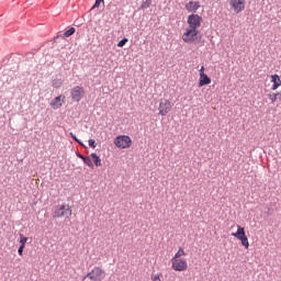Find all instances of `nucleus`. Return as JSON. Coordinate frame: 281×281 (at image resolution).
Listing matches in <instances>:
<instances>
[{"mask_svg":"<svg viewBox=\"0 0 281 281\" xmlns=\"http://www.w3.org/2000/svg\"><path fill=\"white\" fill-rule=\"evenodd\" d=\"M81 159H82V161H85V159H87V156L81 157Z\"/></svg>","mask_w":281,"mask_h":281,"instance_id":"obj_31","label":"nucleus"},{"mask_svg":"<svg viewBox=\"0 0 281 281\" xmlns=\"http://www.w3.org/2000/svg\"><path fill=\"white\" fill-rule=\"evenodd\" d=\"M100 3H104V0H95V3L94 5L92 7L93 8H100Z\"/></svg>","mask_w":281,"mask_h":281,"instance_id":"obj_27","label":"nucleus"},{"mask_svg":"<svg viewBox=\"0 0 281 281\" xmlns=\"http://www.w3.org/2000/svg\"><path fill=\"white\" fill-rule=\"evenodd\" d=\"M164 274L161 272H158L156 274H151V281H164Z\"/></svg>","mask_w":281,"mask_h":281,"instance_id":"obj_20","label":"nucleus"},{"mask_svg":"<svg viewBox=\"0 0 281 281\" xmlns=\"http://www.w3.org/2000/svg\"><path fill=\"white\" fill-rule=\"evenodd\" d=\"M25 243H27V237L20 235V246L25 247Z\"/></svg>","mask_w":281,"mask_h":281,"instance_id":"obj_22","label":"nucleus"},{"mask_svg":"<svg viewBox=\"0 0 281 281\" xmlns=\"http://www.w3.org/2000/svg\"><path fill=\"white\" fill-rule=\"evenodd\" d=\"M205 85H212V79L207 75L200 76L199 87H205Z\"/></svg>","mask_w":281,"mask_h":281,"instance_id":"obj_14","label":"nucleus"},{"mask_svg":"<svg viewBox=\"0 0 281 281\" xmlns=\"http://www.w3.org/2000/svg\"><path fill=\"white\" fill-rule=\"evenodd\" d=\"M171 269L173 271H188V259L171 258Z\"/></svg>","mask_w":281,"mask_h":281,"instance_id":"obj_8","label":"nucleus"},{"mask_svg":"<svg viewBox=\"0 0 281 281\" xmlns=\"http://www.w3.org/2000/svg\"><path fill=\"white\" fill-rule=\"evenodd\" d=\"M200 34L201 32L199 30L186 27L181 38L183 43H187V45H196L201 40Z\"/></svg>","mask_w":281,"mask_h":281,"instance_id":"obj_1","label":"nucleus"},{"mask_svg":"<svg viewBox=\"0 0 281 281\" xmlns=\"http://www.w3.org/2000/svg\"><path fill=\"white\" fill-rule=\"evenodd\" d=\"M60 100H65V97H63V95L56 97V98L50 102L52 109H54V110L60 109V106H63V102H61Z\"/></svg>","mask_w":281,"mask_h":281,"instance_id":"obj_13","label":"nucleus"},{"mask_svg":"<svg viewBox=\"0 0 281 281\" xmlns=\"http://www.w3.org/2000/svg\"><path fill=\"white\" fill-rule=\"evenodd\" d=\"M53 87H54V89H60V87H63V80L61 79H54L53 80Z\"/></svg>","mask_w":281,"mask_h":281,"instance_id":"obj_19","label":"nucleus"},{"mask_svg":"<svg viewBox=\"0 0 281 281\" xmlns=\"http://www.w3.org/2000/svg\"><path fill=\"white\" fill-rule=\"evenodd\" d=\"M87 278H89L90 281H102L106 278V272L100 267H94L83 277L82 281L87 280Z\"/></svg>","mask_w":281,"mask_h":281,"instance_id":"obj_2","label":"nucleus"},{"mask_svg":"<svg viewBox=\"0 0 281 281\" xmlns=\"http://www.w3.org/2000/svg\"><path fill=\"white\" fill-rule=\"evenodd\" d=\"M229 5L236 14H240L245 10V0H231Z\"/></svg>","mask_w":281,"mask_h":281,"instance_id":"obj_10","label":"nucleus"},{"mask_svg":"<svg viewBox=\"0 0 281 281\" xmlns=\"http://www.w3.org/2000/svg\"><path fill=\"white\" fill-rule=\"evenodd\" d=\"M70 136L72 137V139H74L75 142H77V144H79L80 146H82V142H80V139H78V137H77L72 132H70Z\"/></svg>","mask_w":281,"mask_h":281,"instance_id":"obj_26","label":"nucleus"},{"mask_svg":"<svg viewBox=\"0 0 281 281\" xmlns=\"http://www.w3.org/2000/svg\"><path fill=\"white\" fill-rule=\"evenodd\" d=\"M126 43H128V38L124 37L123 40H121L117 43V47H124V45H126Z\"/></svg>","mask_w":281,"mask_h":281,"instance_id":"obj_23","label":"nucleus"},{"mask_svg":"<svg viewBox=\"0 0 281 281\" xmlns=\"http://www.w3.org/2000/svg\"><path fill=\"white\" fill-rule=\"evenodd\" d=\"M72 34H76V27H70L68 31H66L63 34V38H69V36H72Z\"/></svg>","mask_w":281,"mask_h":281,"instance_id":"obj_17","label":"nucleus"},{"mask_svg":"<svg viewBox=\"0 0 281 281\" xmlns=\"http://www.w3.org/2000/svg\"><path fill=\"white\" fill-rule=\"evenodd\" d=\"M23 249H25V246H20L18 249L19 256H23Z\"/></svg>","mask_w":281,"mask_h":281,"instance_id":"obj_28","label":"nucleus"},{"mask_svg":"<svg viewBox=\"0 0 281 281\" xmlns=\"http://www.w3.org/2000/svg\"><path fill=\"white\" fill-rule=\"evenodd\" d=\"M187 23V27L189 30H199V27H201V23H203V18H201V15L199 14L193 13L188 16Z\"/></svg>","mask_w":281,"mask_h":281,"instance_id":"obj_6","label":"nucleus"},{"mask_svg":"<svg viewBox=\"0 0 281 281\" xmlns=\"http://www.w3.org/2000/svg\"><path fill=\"white\" fill-rule=\"evenodd\" d=\"M114 145L116 146V148H131V146L133 145V139H131V136L120 135L115 137Z\"/></svg>","mask_w":281,"mask_h":281,"instance_id":"obj_5","label":"nucleus"},{"mask_svg":"<svg viewBox=\"0 0 281 281\" xmlns=\"http://www.w3.org/2000/svg\"><path fill=\"white\" fill-rule=\"evenodd\" d=\"M90 157L92 158V161L94 166H97V168H100V166H102V159H100V156H98V154L92 153Z\"/></svg>","mask_w":281,"mask_h":281,"instance_id":"obj_16","label":"nucleus"},{"mask_svg":"<svg viewBox=\"0 0 281 281\" xmlns=\"http://www.w3.org/2000/svg\"><path fill=\"white\" fill-rule=\"evenodd\" d=\"M74 214L69 204H61L54 212V218H69Z\"/></svg>","mask_w":281,"mask_h":281,"instance_id":"obj_3","label":"nucleus"},{"mask_svg":"<svg viewBox=\"0 0 281 281\" xmlns=\"http://www.w3.org/2000/svg\"><path fill=\"white\" fill-rule=\"evenodd\" d=\"M71 99L74 100V102H80V100H82V98H85V88L76 86L71 89L70 92Z\"/></svg>","mask_w":281,"mask_h":281,"instance_id":"obj_9","label":"nucleus"},{"mask_svg":"<svg viewBox=\"0 0 281 281\" xmlns=\"http://www.w3.org/2000/svg\"><path fill=\"white\" fill-rule=\"evenodd\" d=\"M232 236H234V238H237V240H240V243H241L243 247H245V249H249V238L247 237V234L245 233V227L237 225V232L232 233Z\"/></svg>","mask_w":281,"mask_h":281,"instance_id":"obj_4","label":"nucleus"},{"mask_svg":"<svg viewBox=\"0 0 281 281\" xmlns=\"http://www.w3.org/2000/svg\"><path fill=\"white\" fill-rule=\"evenodd\" d=\"M271 82L272 85V91H277V89H280L281 87V79L279 75H272L271 76Z\"/></svg>","mask_w":281,"mask_h":281,"instance_id":"obj_12","label":"nucleus"},{"mask_svg":"<svg viewBox=\"0 0 281 281\" xmlns=\"http://www.w3.org/2000/svg\"><path fill=\"white\" fill-rule=\"evenodd\" d=\"M280 97H281V92H270L268 94V98L271 104H276V102H278V98L280 99Z\"/></svg>","mask_w":281,"mask_h":281,"instance_id":"obj_15","label":"nucleus"},{"mask_svg":"<svg viewBox=\"0 0 281 281\" xmlns=\"http://www.w3.org/2000/svg\"><path fill=\"white\" fill-rule=\"evenodd\" d=\"M199 71H200V76H205V67L204 66H202Z\"/></svg>","mask_w":281,"mask_h":281,"instance_id":"obj_29","label":"nucleus"},{"mask_svg":"<svg viewBox=\"0 0 281 281\" xmlns=\"http://www.w3.org/2000/svg\"><path fill=\"white\" fill-rule=\"evenodd\" d=\"M88 144H89V146H90V148H95L98 145L95 144V139H93V138H90L89 140H88Z\"/></svg>","mask_w":281,"mask_h":281,"instance_id":"obj_25","label":"nucleus"},{"mask_svg":"<svg viewBox=\"0 0 281 281\" xmlns=\"http://www.w3.org/2000/svg\"><path fill=\"white\" fill-rule=\"evenodd\" d=\"M83 164L88 166L89 168H93V161H91V157L87 156V158L83 160Z\"/></svg>","mask_w":281,"mask_h":281,"instance_id":"obj_21","label":"nucleus"},{"mask_svg":"<svg viewBox=\"0 0 281 281\" xmlns=\"http://www.w3.org/2000/svg\"><path fill=\"white\" fill-rule=\"evenodd\" d=\"M77 157L79 158V159H82V155L80 154V153H77Z\"/></svg>","mask_w":281,"mask_h":281,"instance_id":"obj_30","label":"nucleus"},{"mask_svg":"<svg viewBox=\"0 0 281 281\" xmlns=\"http://www.w3.org/2000/svg\"><path fill=\"white\" fill-rule=\"evenodd\" d=\"M172 111V103L168 99H161L158 105V115L162 117Z\"/></svg>","mask_w":281,"mask_h":281,"instance_id":"obj_7","label":"nucleus"},{"mask_svg":"<svg viewBox=\"0 0 281 281\" xmlns=\"http://www.w3.org/2000/svg\"><path fill=\"white\" fill-rule=\"evenodd\" d=\"M140 8L143 9V10H147V8H150V1H145V2H143L142 3V5H140Z\"/></svg>","mask_w":281,"mask_h":281,"instance_id":"obj_24","label":"nucleus"},{"mask_svg":"<svg viewBox=\"0 0 281 281\" xmlns=\"http://www.w3.org/2000/svg\"><path fill=\"white\" fill-rule=\"evenodd\" d=\"M183 256H186V250H183V248H179L172 258L183 259Z\"/></svg>","mask_w":281,"mask_h":281,"instance_id":"obj_18","label":"nucleus"},{"mask_svg":"<svg viewBox=\"0 0 281 281\" xmlns=\"http://www.w3.org/2000/svg\"><path fill=\"white\" fill-rule=\"evenodd\" d=\"M199 8H201V2L199 1H189L186 4V10L187 12H196V10H199Z\"/></svg>","mask_w":281,"mask_h":281,"instance_id":"obj_11","label":"nucleus"}]
</instances>
